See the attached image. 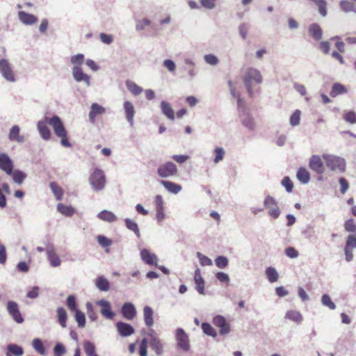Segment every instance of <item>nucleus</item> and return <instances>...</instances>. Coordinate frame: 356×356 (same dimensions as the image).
Returning <instances> with one entry per match:
<instances>
[{
  "label": "nucleus",
  "mask_w": 356,
  "mask_h": 356,
  "mask_svg": "<svg viewBox=\"0 0 356 356\" xmlns=\"http://www.w3.org/2000/svg\"><path fill=\"white\" fill-rule=\"evenodd\" d=\"M125 225L129 229L133 231L138 238L140 237V231L136 222L131 219L127 218L125 219Z\"/></svg>",
  "instance_id": "nucleus-45"
},
{
  "label": "nucleus",
  "mask_w": 356,
  "mask_h": 356,
  "mask_svg": "<svg viewBox=\"0 0 356 356\" xmlns=\"http://www.w3.org/2000/svg\"><path fill=\"white\" fill-rule=\"evenodd\" d=\"M0 72L8 81L14 82L15 81L14 72L10 64L6 59L0 60Z\"/></svg>",
  "instance_id": "nucleus-6"
},
{
  "label": "nucleus",
  "mask_w": 356,
  "mask_h": 356,
  "mask_svg": "<svg viewBox=\"0 0 356 356\" xmlns=\"http://www.w3.org/2000/svg\"><path fill=\"white\" fill-rule=\"evenodd\" d=\"M105 112V108L97 103H93L91 106V110L89 113L90 121L92 123L95 122V118L98 115H102Z\"/></svg>",
  "instance_id": "nucleus-20"
},
{
  "label": "nucleus",
  "mask_w": 356,
  "mask_h": 356,
  "mask_svg": "<svg viewBox=\"0 0 356 356\" xmlns=\"http://www.w3.org/2000/svg\"><path fill=\"white\" fill-rule=\"evenodd\" d=\"M33 348L40 354H44L45 350L44 347L42 344V342L39 339H35L33 341Z\"/></svg>",
  "instance_id": "nucleus-54"
},
{
  "label": "nucleus",
  "mask_w": 356,
  "mask_h": 356,
  "mask_svg": "<svg viewBox=\"0 0 356 356\" xmlns=\"http://www.w3.org/2000/svg\"><path fill=\"white\" fill-rule=\"evenodd\" d=\"M9 140L22 143L24 141V136L20 134V129L17 125H14L10 130Z\"/></svg>",
  "instance_id": "nucleus-19"
},
{
  "label": "nucleus",
  "mask_w": 356,
  "mask_h": 356,
  "mask_svg": "<svg viewBox=\"0 0 356 356\" xmlns=\"http://www.w3.org/2000/svg\"><path fill=\"white\" fill-rule=\"evenodd\" d=\"M124 109L127 121L129 122L131 126H133L135 110L132 103L128 101L125 102L124 103Z\"/></svg>",
  "instance_id": "nucleus-21"
},
{
  "label": "nucleus",
  "mask_w": 356,
  "mask_h": 356,
  "mask_svg": "<svg viewBox=\"0 0 356 356\" xmlns=\"http://www.w3.org/2000/svg\"><path fill=\"white\" fill-rule=\"evenodd\" d=\"M96 286L100 291H107L110 289L109 282L103 276L97 278Z\"/></svg>",
  "instance_id": "nucleus-36"
},
{
  "label": "nucleus",
  "mask_w": 356,
  "mask_h": 356,
  "mask_svg": "<svg viewBox=\"0 0 356 356\" xmlns=\"http://www.w3.org/2000/svg\"><path fill=\"white\" fill-rule=\"evenodd\" d=\"M264 206L268 209V214L273 218H277L280 214V211L277 202L271 196H267L264 200Z\"/></svg>",
  "instance_id": "nucleus-9"
},
{
  "label": "nucleus",
  "mask_w": 356,
  "mask_h": 356,
  "mask_svg": "<svg viewBox=\"0 0 356 356\" xmlns=\"http://www.w3.org/2000/svg\"><path fill=\"white\" fill-rule=\"evenodd\" d=\"M47 254L48 260L53 267H57L60 265V259L53 248L47 249Z\"/></svg>",
  "instance_id": "nucleus-22"
},
{
  "label": "nucleus",
  "mask_w": 356,
  "mask_h": 356,
  "mask_svg": "<svg viewBox=\"0 0 356 356\" xmlns=\"http://www.w3.org/2000/svg\"><path fill=\"white\" fill-rule=\"evenodd\" d=\"M321 301L325 306H327L330 309H334L336 307L335 304L332 301L330 297L327 294H324L322 296Z\"/></svg>",
  "instance_id": "nucleus-51"
},
{
  "label": "nucleus",
  "mask_w": 356,
  "mask_h": 356,
  "mask_svg": "<svg viewBox=\"0 0 356 356\" xmlns=\"http://www.w3.org/2000/svg\"><path fill=\"white\" fill-rule=\"evenodd\" d=\"M282 184L285 187L288 192H291L293 188V184L289 177H285L282 181Z\"/></svg>",
  "instance_id": "nucleus-60"
},
{
  "label": "nucleus",
  "mask_w": 356,
  "mask_h": 356,
  "mask_svg": "<svg viewBox=\"0 0 356 356\" xmlns=\"http://www.w3.org/2000/svg\"><path fill=\"white\" fill-rule=\"evenodd\" d=\"M153 314V309L150 307L145 306L143 308L144 321L146 326L148 327H150L154 325Z\"/></svg>",
  "instance_id": "nucleus-25"
},
{
  "label": "nucleus",
  "mask_w": 356,
  "mask_h": 356,
  "mask_svg": "<svg viewBox=\"0 0 356 356\" xmlns=\"http://www.w3.org/2000/svg\"><path fill=\"white\" fill-rule=\"evenodd\" d=\"M177 165L172 161L160 165L157 169L158 175L161 178H167L177 175Z\"/></svg>",
  "instance_id": "nucleus-5"
},
{
  "label": "nucleus",
  "mask_w": 356,
  "mask_h": 356,
  "mask_svg": "<svg viewBox=\"0 0 356 356\" xmlns=\"http://www.w3.org/2000/svg\"><path fill=\"white\" fill-rule=\"evenodd\" d=\"M323 158L327 167L329 168L331 170H339L341 172L345 171L346 162L343 159L327 154H324Z\"/></svg>",
  "instance_id": "nucleus-3"
},
{
  "label": "nucleus",
  "mask_w": 356,
  "mask_h": 356,
  "mask_svg": "<svg viewBox=\"0 0 356 356\" xmlns=\"http://www.w3.org/2000/svg\"><path fill=\"white\" fill-rule=\"evenodd\" d=\"M97 305L101 306V314L107 319H113L115 316V313L111 310L110 303L104 300H101L97 302Z\"/></svg>",
  "instance_id": "nucleus-15"
},
{
  "label": "nucleus",
  "mask_w": 356,
  "mask_h": 356,
  "mask_svg": "<svg viewBox=\"0 0 356 356\" xmlns=\"http://www.w3.org/2000/svg\"><path fill=\"white\" fill-rule=\"evenodd\" d=\"M7 310L8 314L16 323H22L24 322V318L16 302L8 301L7 303Z\"/></svg>",
  "instance_id": "nucleus-8"
},
{
  "label": "nucleus",
  "mask_w": 356,
  "mask_h": 356,
  "mask_svg": "<svg viewBox=\"0 0 356 356\" xmlns=\"http://www.w3.org/2000/svg\"><path fill=\"white\" fill-rule=\"evenodd\" d=\"M151 339L149 341L150 346L156 352L158 355H161L163 353V345L160 340L154 334H149Z\"/></svg>",
  "instance_id": "nucleus-26"
},
{
  "label": "nucleus",
  "mask_w": 356,
  "mask_h": 356,
  "mask_svg": "<svg viewBox=\"0 0 356 356\" xmlns=\"http://www.w3.org/2000/svg\"><path fill=\"white\" fill-rule=\"evenodd\" d=\"M161 184L168 190L169 192L177 194L181 190V186L177 184H175L169 181H161Z\"/></svg>",
  "instance_id": "nucleus-31"
},
{
  "label": "nucleus",
  "mask_w": 356,
  "mask_h": 356,
  "mask_svg": "<svg viewBox=\"0 0 356 356\" xmlns=\"http://www.w3.org/2000/svg\"><path fill=\"white\" fill-rule=\"evenodd\" d=\"M126 86L129 91L135 96L140 95L143 91V88L132 81L127 80Z\"/></svg>",
  "instance_id": "nucleus-35"
},
{
  "label": "nucleus",
  "mask_w": 356,
  "mask_h": 356,
  "mask_svg": "<svg viewBox=\"0 0 356 356\" xmlns=\"http://www.w3.org/2000/svg\"><path fill=\"white\" fill-rule=\"evenodd\" d=\"M72 74L74 79L78 81H83L85 82L88 86L90 85V76L85 74L82 69L80 67L74 66L72 68Z\"/></svg>",
  "instance_id": "nucleus-16"
},
{
  "label": "nucleus",
  "mask_w": 356,
  "mask_h": 356,
  "mask_svg": "<svg viewBox=\"0 0 356 356\" xmlns=\"http://www.w3.org/2000/svg\"><path fill=\"white\" fill-rule=\"evenodd\" d=\"M38 128L42 138L44 140H49L51 138V132L47 127L46 122H39L38 123Z\"/></svg>",
  "instance_id": "nucleus-32"
},
{
  "label": "nucleus",
  "mask_w": 356,
  "mask_h": 356,
  "mask_svg": "<svg viewBox=\"0 0 356 356\" xmlns=\"http://www.w3.org/2000/svg\"><path fill=\"white\" fill-rule=\"evenodd\" d=\"M206 62L210 65H215L218 63V58L213 54H208L204 56Z\"/></svg>",
  "instance_id": "nucleus-63"
},
{
  "label": "nucleus",
  "mask_w": 356,
  "mask_h": 356,
  "mask_svg": "<svg viewBox=\"0 0 356 356\" xmlns=\"http://www.w3.org/2000/svg\"><path fill=\"white\" fill-rule=\"evenodd\" d=\"M297 178L302 184H307L310 179L309 172L305 168H300L297 172Z\"/></svg>",
  "instance_id": "nucleus-37"
},
{
  "label": "nucleus",
  "mask_w": 356,
  "mask_h": 356,
  "mask_svg": "<svg viewBox=\"0 0 356 356\" xmlns=\"http://www.w3.org/2000/svg\"><path fill=\"white\" fill-rule=\"evenodd\" d=\"M89 181L95 190L99 191L103 189L106 184L104 172L100 169L96 168L91 174Z\"/></svg>",
  "instance_id": "nucleus-4"
},
{
  "label": "nucleus",
  "mask_w": 356,
  "mask_h": 356,
  "mask_svg": "<svg viewBox=\"0 0 356 356\" xmlns=\"http://www.w3.org/2000/svg\"><path fill=\"white\" fill-rule=\"evenodd\" d=\"M23 354V348L17 344H9L7 346L6 356H22Z\"/></svg>",
  "instance_id": "nucleus-28"
},
{
  "label": "nucleus",
  "mask_w": 356,
  "mask_h": 356,
  "mask_svg": "<svg viewBox=\"0 0 356 356\" xmlns=\"http://www.w3.org/2000/svg\"><path fill=\"white\" fill-rule=\"evenodd\" d=\"M216 265L220 268H225L228 264L227 257L224 256H219L215 260Z\"/></svg>",
  "instance_id": "nucleus-56"
},
{
  "label": "nucleus",
  "mask_w": 356,
  "mask_h": 356,
  "mask_svg": "<svg viewBox=\"0 0 356 356\" xmlns=\"http://www.w3.org/2000/svg\"><path fill=\"white\" fill-rule=\"evenodd\" d=\"M57 316L60 326L63 328L66 327L67 316V312L63 307H58L57 309Z\"/></svg>",
  "instance_id": "nucleus-34"
},
{
  "label": "nucleus",
  "mask_w": 356,
  "mask_h": 356,
  "mask_svg": "<svg viewBox=\"0 0 356 356\" xmlns=\"http://www.w3.org/2000/svg\"><path fill=\"white\" fill-rule=\"evenodd\" d=\"M340 6L341 9L345 12L353 11L354 9L353 3L345 0L340 2Z\"/></svg>",
  "instance_id": "nucleus-59"
},
{
  "label": "nucleus",
  "mask_w": 356,
  "mask_h": 356,
  "mask_svg": "<svg viewBox=\"0 0 356 356\" xmlns=\"http://www.w3.org/2000/svg\"><path fill=\"white\" fill-rule=\"evenodd\" d=\"M197 257H198L200 264L202 266H211L212 261L207 256L202 254L200 252L197 253Z\"/></svg>",
  "instance_id": "nucleus-57"
},
{
  "label": "nucleus",
  "mask_w": 356,
  "mask_h": 356,
  "mask_svg": "<svg viewBox=\"0 0 356 356\" xmlns=\"http://www.w3.org/2000/svg\"><path fill=\"white\" fill-rule=\"evenodd\" d=\"M0 169L8 175H11L13 173V163L5 153L0 154Z\"/></svg>",
  "instance_id": "nucleus-11"
},
{
  "label": "nucleus",
  "mask_w": 356,
  "mask_h": 356,
  "mask_svg": "<svg viewBox=\"0 0 356 356\" xmlns=\"http://www.w3.org/2000/svg\"><path fill=\"white\" fill-rule=\"evenodd\" d=\"M74 312H75V319L78 323V325L81 327H84L86 325L85 314L79 310H76Z\"/></svg>",
  "instance_id": "nucleus-48"
},
{
  "label": "nucleus",
  "mask_w": 356,
  "mask_h": 356,
  "mask_svg": "<svg viewBox=\"0 0 356 356\" xmlns=\"http://www.w3.org/2000/svg\"><path fill=\"white\" fill-rule=\"evenodd\" d=\"M50 188L58 200H61L63 196V188L56 182H51L50 184Z\"/></svg>",
  "instance_id": "nucleus-39"
},
{
  "label": "nucleus",
  "mask_w": 356,
  "mask_h": 356,
  "mask_svg": "<svg viewBox=\"0 0 356 356\" xmlns=\"http://www.w3.org/2000/svg\"><path fill=\"white\" fill-rule=\"evenodd\" d=\"M243 124L248 128L249 129H253L254 127V122L251 116L248 115L245 118L242 120Z\"/></svg>",
  "instance_id": "nucleus-58"
},
{
  "label": "nucleus",
  "mask_w": 356,
  "mask_h": 356,
  "mask_svg": "<svg viewBox=\"0 0 356 356\" xmlns=\"http://www.w3.org/2000/svg\"><path fill=\"white\" fill-rule=\"evenodd\" d=\"M266 274L270 282L273 283L277 281L279 276L275 268L268 267L266 270Z\"/></svg>",
  "instance_id": "nucleus-40"
},
{
  "label": "nucleus",
  "mask_w": 356,
  "mask_h": 356,
  "mask_svg": "<svg viewBox=\"0 0 356 356\" xmlns=\"http://www.w3.org/2000/svg\"><path fill=\"white\" fill-rule=\"evenodd\" d=\"M19 19L25 24H33L38 22V18L24 11H19L18 13Z\"/></svg>",
  "instance_id": "nucleus-23"
},
{
  "label": "nucleus",
  "mask_w": 356,
  "mask_h": 356,
  "mask_svg": "<svg viewBox=\"0 0 356 356\" xmlns=\"http://www.w3.org/2000/svg\"><path fill=\"white\" fill-rule=\"evenodd\" d=\"M161 109L162 113L170 120H174L175 117V112L172 109L171 105L170 103L163 101L161 103Z\"/></svg>",
  "instance_id": "nucleus-24"
},
{
  "label": "nucleus",
  "mask_w": 356,
  "mask_h": 356,
  "mask_svg": "<svg viewBox=\"0 0 356 356\" xmlns=\"http://www.w3.org/2000/svg\"><path fill=\"white\" fill-rule=\"evenodd\" d=\"M318 8V12L323 17L327 15V2L325 0H311Z\"/></svg>",
  "instance_id": "nucleus-41"
},
{
  "label": "nucleus",
  "mask_w": 356,
  "mask_h": 356,
  "mask_svg": "<svg viewBox=\"0 0 356 356\" xmlns=\"http://www.w3.org/2000/svg\"><path fill=\"white\" fill-rule=\"evenodd\" d=\"M84 61V56L81 54H76L71 58V62L74 65H81Z\"/></svg>",
  "instance_id": "nucleus-62"
},
{
  "label": "nucleus",
  "mask_w": 356,
  "mask_h": 356,
  "mask_svg": "<svg viewBox=\"0 0 356 356\" xmlns=\"http://www.w3.org/2000/svg\"><path fill=\"white\" fill-rule=\"evenodd\" d=\"M202 329L204 334L207 335L216 337L217 336V332L215 329L208 323H203L202 324Z\"/></svg>",
  "instance_id": "nucleus-44"
},
{
  "label": "nucleus",
  "mask_w": 356,
  "mask_h": 356,
  "mask_svg": "<svg viewBox=\"0 0 356 356\" xmlns=\"http://www.w3.org/2000/svg\"><path fill=\"white\" fill-rule=\"evenodd\" d=\"M285 318L297 323H300L302 321L301 314L296 310L288 311L286 313Z\"/></svg>",
  "instance_id": "nucleus-33"
},
{
  "label": "nucleus",
  "mask_w": 356,
  "mask_h": 356,
  "mask_svg": "<svg viewBox=\"0 0 356 356\" xmlns=\"http://www.w3.org/2000/svg\"><path fill=\"white\" fill-rule=\"evenodd\" d=\"M66 305L72 312H76L78 310L76 298L72 295H70L67 297L66 300Z\"/></svg>",
  "instance_id": "nucleus-46"
},
{
  "label": "nucleus",
  "mask_w": 356,
  "mask_h": 356,
  "mask_svg": "<svg viewBox=\"0 0 356 356\" xmlns=\"http://www.w3.org/2000/svg\"><path fill=\"white\" fill-rule=\"evenodd\" d=\"M48 123L53 128L56 136L60 138L61 145L65 147H71L72 143L69 140L67 130L60 118L54 115L48 120Z\"/></svg>",
  "instance_id": "nucleus-1"
},
{
  "label": "nucleus",
  "mask_w": 356,
  "mask_h": 356,
  "mask_svg": "<svg viewBox=\"0 0 356 356\" xmlns=\"http://www.w3.org/2000/svg\"><path fill=\"white\" fill-rule=\"evenodd\" d=\"M116 328L121 337L131 336L135 332L134 328L131 325L121 321L116 323Z\"/></svg>",
  "instance_id": "nucleus-13"
},
{
  "label": "nucleus",
  "mask_w": 356,
  "mask_h": 356,
  "mask_svg": "<svg viewBox=\"0 0 356 356\" xmlns=\"http://www.w3.org/2000/svg\"><path fill=\"white\" fill-rule=\"evenodd\" d=\"M176 340L177 346L184 351H188L190 348L189 339L182 328L176 330Z\"/></svg>",
  "instance_id": "nucleus-7"
},
{
  "label": "nucleus",
  "mask_w": 356,
  "mask_h": 356,
  "mask_svg": "<svg viewBox=\"0 0 356 356\" xmlns=\"http://www.w3.org/2000/svg\"><path fill=\"white\" fill-rule=\"evenodd\" d=\"M214 153L216 154V156L214 158V163H218L220 161H221L225 156V151L222 147H216L214 149Z\"/></svg>",
  "instance_id": "nucleus-52"
},
{
  "label": "nucleus",
  "mask_w": 356,
  "mask_h": 356,
  "mask_svg": "<svg viewBox=\"0 0 356 356\" xmlns=\"http://www.w3.org/2000/svg\"><path fill=\"white\" fill-rule=\"evenodd\" d=\"M122 316L127 320H132L136 315L134 305L131 302H126L122 307Z\"/></svg>",
  "instance_id": "nucleus-14"
},
{
  "label": "nucleus",
  "mask_w": 356,
  "mask_h": 356,
  "mask_svg": "<svg viewBox=\"0 0 356 356\" xmlns=\"http://www.w3.org/2000/svg\"><path fill=\"white\" fill-rule=\"evenodd\" d=\"M83 348L87 356H98L95 353V347L92 343L86 341L83 343Z\"/></svg>",
  "instance_id": "nucleus-42"
},
{
  "label": "nucleus",
  "mask_w": 356,
  "mask_h": 356,
  "mask_svg": "<svg viewBox=\"0 0 356 356\" xmlns=\"http://www.w3.org/2000/svg\"><path fill=\"white\" fill-rule=\"evenodd\" d=\"M213 323L220 329V334H228L230 331V325L222 316H215L213 319Z\"/></svg>",
  "instance_id": "nucleus-10"
},
{
  "label": "nucleus",
  "mask_w": 356,
  "mask_h": 356,
  "mask_svg": "<svg viewBox=\"0 0 356 356\" xmlns=\"http://www.w3.org/2000/svg\"><path fill=\"white\" fill-rule=\"evenodd\" d=\"M309 33L310 35L316 40L321 39L323 35V31L318 24H312L309 27Z\"/></svg>",
  "instance_id": "nucleus-27"
},
{
  "label": "nucleus",
  "mask_w": 356,
  "mask_h": 356,
  "mask_svg": "<svg viewBox=\"0 0 356 356\" xmlns=\"http://www.w3.org/2000/svg\"><path fill=\"white\" fill-rule=\"evenodd\" d=\"M344 229L348 232H356V222L354 219L350 218L344 222Z\"/></svg>",
  "instance_id": "nucleus-47"
},
{
  "label": "nucleus",
  "mask_w": 356,
  "mask_h": 356,
  "mask_svg": "<svg viewBox=\"0 0 356 356\" xmlns=\"http://www.w3.org/2000/svg\"><path fill=\"white\" fill-rule=\"evenodd\" d=\"M300 111L296 110L290 118V123L292 126H296L300 124Z\"/></svg>",
  "instance_id": "nucleus-55"
},
{
  "label": "nucleus",
  "mask_w": 356,
  "mask_h": 356,
  "mask_svg": "<svg viewBox=\"0 0 356 356\" xmlns=\"http://www.w3.org/2000/svg\"><path fill=\"white\" fill-rule=\"evenodd\" d=\"M97 239L99 244L103 248L109 247L112 244V241L110 238L102 235L97 236Z\"/></svg>",
  "instance_id": "nucleus-50"
},
{
  "label": "nucleus",
  "mask_w": 356,
  "mask_h": 356,
  "mask_svg": "<svg viewBox=\"0 0 356 356\" xmlns=\"http://www.w3.org/2000/svg\"><path fill=\"white\" fill-rule=\"evenodd\" d=\"M347 91V88L345 86L336 83L333 84L330 94L332 97H336L339 95L346 93Z\"/></svg>",
  "instance_id": "nucleus-30"
},
{
  "label": "nucleus",
  "mask_w": 356,
  "mask_h": 356,
  "mask_svg": "<svg viewBox=\"0 0 356 356\" xmlns=\"http://www.w3.org/2000/svg\"><path fill=\"white\" fill-rule=\"evenodd\" d=\"M140 256L143 259V261L149 264L152 266H157V257L154 254H152L149 250L146 249H143L140 252Z\"/></svg>",
  "instance_id": "nucleus-17"
},
{
  "label": "nucleus",
  "mask_w": 356,
  "mask_h": 356,
  "mask_svg": "<svg viewBox=\"0 0 356 356\" xmlns=\"http://www.w3.org/2000/svg\"><path fill=\"white\" fill-rule=\"evenodd\" d=\"M343 120L350 124H356V113L348 111L343 115Z\"/></svg>",
  "instance_id": "nucleus-53"
},
{
  "label": "nucleus",
  "mask_w": 356,
  "mask_h": 356,
  "mask_svg": "<svg viewBox=\"0 0 356 356\" xmlns=\"http://www.w3.org/2000/svg\"><path fill=\"white\" fill-rule=\"evenodd\" d=\"M347 246H351L352 248H356V234H350L346 239Z\"/></svg>",
  "instance_id": "nucleus-64"
},
{
  "label": "nucleus",
  "mask_w": 356,
  "mask_h": 356,
  "mask_svg": "<svg viewBox=\"0 0 356 356\" xmlns=\"http://www.w3.org/2000/svg\"><path fill=\"white\" fill-rule=\"evenodd\" d=\"M285 254H286L287 257L291 259L296 258L299 255L298 251L293 247H289L286 248Z\"/></svg>",
  "instance_id": "nucleus-61"
},
{
  "label": "nucleus",
  "mask_w": 356,
  "mask_h": 356,
  "mask_svg": "<svg viewBox=\"0 0 356 356\" xmlns=\"http://www.w3.org/2000/svg\"><path fill=\"white\" fill-rule=\"evenodd\" d=\"M138 353L140 356H147V339L144 338L140 343Z\"/></svg>",
  "instance_id": "nucleus-49"
},
{
  "label": "nucleus",
  "mask_w": 356,
  "mask_h": 356,
  "mask_svg": "<svg viewBox=\"0 0 356 356\" xmlns=\"http://www.w3.org/2000/svg\"><path fill=\"white\" fill-rule=\"evenodd\" d=\"M309 166L311 170L318 175L324 172L323 163L321 157L318 155H313L309 160Z\"/></svg>",
  "instance_id": "nucleus-12"
},
{
  "label": "nucleus",
  "mask_w": 356,
  "mask_h": 356,
  "mask_svg": "<svg viewBox=\"0 0 356 356\" xmlns=\"http://www.w3.org/2000/svg\"><path fill=\"white\" fill-rule=\"evenodd\" d=\"M11 175L14 181L18 184H21L26 177L25 173L18 170H13Z\"/></svg>",
  "instance_id": "nucleus-43"
},
{
  "label": "nucleus",
  "mask_w": 356,
  "mask_h": 356,
  "mask_svg": "<svg viewBox=\"0 0 356 356\" xmlns=\"http://www.w3.org/2000/svg\"><path fill=\"white\" fill-rule=\"evenodd\" d=\"M57 209L65 216H72L74 213V209L72 206L65 205L62 203L58 204Z\"/></svg>",
  "instance_id": "nucleus-38"
},
{
  "label": "nucleus",
  "mask_w": 356,
  "mask_h": 356,
  "mask_svg": "<svg viewBox=\"0 0 356 356\" xmlns=\"http://www.w3.org/2000/svg\"><path fill=\"white\" fill-rule=\"evenodd\" d=\"M194 281L196 284V290L199 293L204 294V280L201 275V271L199 268H197L194 274Z\"/></svg>",
  "instance_id": "nucleus-18"
},
{
  "label": "nucleus",
  "mask_w": 356,
  "mask_h": 356,
  "mask_svg": "<svg viewBox=\"0 0 356 356\" xmlns=\"http://www.w3.org/2000/svg\"><path fill=\"white\" fill-rule=\"evenodd\" d=\"M244 84L247 88L248 92L250 96L253 95L252 84L261 83L262 82V76L259 70L254 68H248L243 78Z\"/></svg>",
  "instance_id": "nucleus-2"
},
{
  "label": "nucleus",
  "mask_w": 356,
  "mask_h": 356,
  "mask_svg": "<svg viewBox=\"0 0 356 356\" xmlns=\"http://www.w3.org/2000/svg\"><path fill=\"white\" fill-rule=\"evenodd\" d=\"M97 217L103 220L108 222H113L117 220L116 216L111 211L104 210L99 212Z\"/></svg>",
  "instance_id": "nucleus-29"
}]
</instances>
